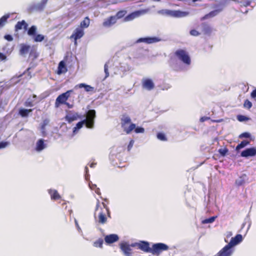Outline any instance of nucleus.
Listing matches in <instances>:
<instances>
[{
    "label": "nucleus",
    "mask_w": 256,
    "mask_h": 256,
    "mask_svg": "<svg viewBox=\"0 0 256 256\" xmlns=\"http://www.w3.org/2000/svg\"><path fill=\"white\" fill-rule=\"evenodd\" d=\"M120 122L121 126L126 134H130L136 126L134 124L131 122L130 117L126 114L122 116Z\"/></svg>",
    "instance_id": "obj_1"
},
{
    "label": "nucleus",
    "mask_w": 256,
    "mask_h": 256,
    "mask_svg": "<svg viewBox=\"0 0 256 256\" xmlns=\"http://www.w3.org/2000/svg\"><path fill=\"white\" fill-rule=\"evenodd\" d=\"M174 56L178 60L186 65H190L191 63V60L188 53L185 50H177L174 52Z\"/></svg>",
    "instance_id": "obj_2"
},
{
    "label": "nucleus",
    "mask_w": 256,
    "mask_h": 256,
    "mask_svg": "<svg viewBox=\"0 0 256 256\" xmlns=\"http://www.w3.org/2000/svg\"><path fill=\"white\" fill-rule=\"evenodd\" d=\"M102 204L104 210H102V208H100V211L98 213L97 221L98 223L103 224H106L107 221L106 213H107L108 217H110V210L107 205L104 202H102Z\"/></svg>",
    "instance_id": "obj_3"
},
{
    "label": "nucleus",
    "mask_w": 256,
    "mask_h": 256,
    "mask_svg": "<svg viewBox=\"0 0 256 256\" xmlns=\"http://www.w3.org/2000/svg\"><path fill=\"white\" fill-rule=\"evenodd\" d=\"M72 92L73 90H70L60 94L56 100L55 107L58 108L60 104H64L70 97V94Z\"/></svg>",
    "instance_id": "obj_4"
},
{
    "label": "nucleus",
    "mask_w": 256,
    "mask_h": 256,
    "mask_svg": "<svg viewBox=\"0 0 256 256\" xmlns=\"http://www.w3.org/2000/svg\"><path fill=\"white\" fill-rule=\"evenodd\" d=\"M168 250V246L164 243H156L152 246L151 253L154 255H159L162 252Z\"/></svg>",
    "instance_id": "obj_5"
},
{
    "label": "nucleus",
    "mask_w": 256,
    "mask_h": 256,
    "mask_svg": "<svg viewBox=\"0 0 256 256\" xmlns=\"http://www.w3.org/2000/svg\"><path fill=\"white\" fill-rule=\"evenodd\" d=\"M96 111L94 110H88L86 112V119L84 120L86 122V128H92L94 126V118H96Z\"/></svg>",
    "instance_id": "obj_6"
},
{
    "label": "nucleus",
    "mask_w": 256,
    "mask_h": 256,
    "mask_svg": "<svg viewBox=\"0 0 256 256\" xmlns=\"http://www.w3.org/2000/svg\"><path fill=\"white\" fill-rule=\"evenodd\" d=\"M131 246L132 247L136 246L138 249L142 250L145 252H150L152 248L150 247V244L147 242L141 241L140 242L132 244Z\"/></svg>",
    "instance_id": "obj_7"
},
{
    "label": "nucleus",
    "mask_w": 256,
    "mask_h": 256,
    "mask_svg": "<svg viewBox=\"0 0 256 256\" xmlns=\"http://www.w3.org/2000/svg\"><path fill=\"white\" fill-rule=\"evenodd\" d=\"M234 251L228 244L221 249L214 256H231Z\"/></svg>",
    "instance_id": "obj_8"
},
{
    "label": "nucleus",
    "mask_w": 256,
    "mask_h": 256,
    "mask_svg": "<svg viewBox=\"0 0 256 256\" xmlns=\"http://www.w3.org/2000/svg\"><path fill=\"white\" fill-rule=\"evenodd\" d=\"M142 87L148 90H151L154 88V84L150 78H143L142 80Z\"/></svg>",
    "instance_id": "obj_9"
},
{
    "label": "nucleus",
    "mask_w": 256,
    "mask_h": 256,
    "mask_svg": "<svg viewBox=\"0 0 256 256\" xmlns=\"http://www.w3.org/2000/svg\"><path fill=\"white\" fill-rule=\"evenodd\" d=\"M84 35V30L80 28H77L74 30V33L70 36V38L74 40L75 43H76L77 40L80 38Z\"/></svg>",
    "instance_id": "obj_10"
},
{
    "label": "nucleus",
    "mask_w": 256,
    "mask_h": 256,
    "mask_svg": "<svg viewBox=\"0 0 256 256\" xmlns=\"http://www.w3.org/2000/svg\"><path fill=\"white\" fill-rule=\"evenodd\" d=\"M160 39L156 37H148L140 38L136 41V43L146 42V44H152L158 42Z\"/></svg>",
    "instance_id": "obj_11"
},
{
    "label": "nucleus",
    "mask_w": 256,
    "mask_h": 256,
    "mask_svg": "<svg viewBox=\"0 0 256 256\" xmlns=\"http://www.w3.org/2000/svg\"><path fill=\"white\" fill-rule=\"evenodd\" d=\"M256 155V148H246L241 152V156L242 157L254 156Z\"/></svg>",
    "instance_id": "obj_12"
},
{
    "label": "nucleus",
    "mask_w": 256,
    "mask_h": 256,
    "mask_svg": "<svg viewBox=\"0 0 256 256\" xmlns=\"http://www.w3.org/2000/svg\"><path fill=\"white\" fill-rule=\"evenodd\" d=\"M242 240V236L240 234H236L234 237L231 238L228 244L233 248L234 246L240 244Z\"/></svg>",
    "instance_id": "obj_13"
},
{
    "label": "nucleus",
    "mask_w": 256,
    "mask_h": 256,
    "mask_svg": "<svg viewBox=\"0 0 256 256\" xmlns=\"http://www.w3.org/2000/svg\"><path fill=\"white\" fill-rule=\"evenodd\" d=\"M117 18L115 16H110L106 19L102 23V25L104 27H110L116 23Z\"/></svg>",
    "instance_id": "obj_14"
},
{
    "label": "nucleus",
    "mask_w": 256,
    "mask_h": 256,
    "mask_svg": "<svg viewBox=\"0 0 256 256\" xmlns=\"http://www.w3.org/2000/svg\"><path fill=\"white\" fill-rule=\"evenodd\" d=\"M119 239L118 236L116 234H110L107 235L104 238V240L108 244H110L117 242Z\"/></svg>",
    "instance_id": "obj_15"
},
{
    "label": "nucleus",
    "mask_w": 256,
    "mask_h": 256,
    "mask_svg": "<svg viewBox=\"0 0 256 256\" xmlns=\"http://www.w3.org/2000/svg\"><path fill=\"white\" fill-rule=\"evenodd\" d=\"M120 248L126 256H132V250L130 246L126 242L122 243Z\"/></svg>",
    "instance_id": "obj_16"
},
{
    "label": "nucleus",
    "mask_w": 256,
    "mask_h": 256,
    "mask_svg": "<svg viewBox=\"0 0 256 256\" xmlns=\"http://www.w3.org/2000/svg\"><path fill=\"white\" fill-rule=\"evenodd\" d=\"M28 26V24L24 20H22V21L18 22L15 26L14 30L16 32H18L20 30H21L22 28L26 30H27Z\"/></svg>",
    "instance_id": "obj_17"
},
{
    "label": "nucleus",
    "mask_w": 256,
    "mask_h": 256,
    "mask_svg": "<svg viewBox=\"0 0 256 256\" xmlns=\"http://www.w3.org/2000/svg\"><path fill=\"white\" fill-rule=\"evenodd\" d=\"M80 116L78 113L72 112H71L65 117L66 120L69 123L78 120Z\"/></svg>",
    "instance_id": "obj_18"
},
{
    "label": "nucleus",
    "mask_w": 256,
    "mask_h": 256,
    "mask_svg": "<svg viewBox=\"0 0 256 256\" xmlns=\"http://www.w3.org/2000/svg\"><path fill=\"white\" fill-rule=\"evenodd\" d=\"M247 180V176L246 174H243L236 180L235 184L238 186H242L246 183Z\"/></svg>",
    "instance_id": "obj_19"
},
{
    "label": "nucleus",
    "mask_w": 256,
    "mask_h": 256,
    "mask_svg": "<svg viewBox=\"0 0 256 256\" xmlns=\"http://www.w3.org/2000/svg\"><path fill=\"white\" fill-rule=\"evenodd\" d=\"M67 68L66 66L65 62L64 61L60 62L58 68V74H64L67 72Z\"/></svg>",
    "instance_id": "obj_20"
},
{
    "label": "nucleus",
    "mask_w": 256,
    "mask_h": 256,
    "mask_svg": "<svg viewBox=\"0 0 256 256\" xmlns=\"http://www.w3.org/2000/svg\"><path fill=\"white\" fill-rule=\"evenodd\" d=\"M48 194L50 196V198L52 200H58L61 198L60 196L56 190H48Z\"/></svg>",
    "instance_id": "obj_21"
},
{
    "label": "nucleus",
    "mask_w": 256,
    "mask_h": 256,
    "mask_svg": "<svg viewBox=\"0 0 256 256\" xmlns=\"http://www.w3.org/2000/svg\"><path fill=\"white\" fill-rule=\"evenodd\" d=\"M30 49V46L26 44H21L20 46V54L21 55H25L28 54Z\"/></svg>",
    "instance_id": "obj_22"
},
{
    "label": "nucleus",
    "mask_w": 256,
    "mask_h": 256,
    "mask_svg": "<svg viewBox=\"0 0 256 256\" xmlns=\"http://www.w3.org/2000/svg\"><path fill=\"white\" fill-rule=\"evenodd\" d=\"M84 88L85 90L88 92L93 91L94 90V88L93 87L91 86L90 85H87L84 83H81V84H78L74 86V88Z\"/></svg>",
    "instance_id": "obj_23"
},
{
    "label": "nucleus",
    "mask_w": 256,
    "mask_h": 256,
    "mask_svg": "<svg viewBox=\"0 0 256 256\" xmlns=\"http://www.w3.org/2000/svg\"><path fill=\"white\" fill-rule=\"evenodd\" d=\"M32 111V109L20 108L18 111V114L22 118L28 117L29 115V114Z\"/></svg>",
    "instance_id": "obj_24"
},
{
    "label": "nucleus",
    "mask_w": 256,
    "mask_h": 256,
    "mask_svg": "<svg viewBox=\"0 0 256 256\" xmlns=\"http://www.w3.org/2000/svg\"><path fill=\"white\" fill-rule=\"evenodd\" d=\"M50 120L48 118H46L43 120L40 125V130L43 136H45L46 134V126L49 124Z\"/></svg>",
    "instance_id": "obj_25"
},
{
    "label": "nucleus",
    "mask_w": 256,
    "mask_h": 256,
    "mask_svg": "<svg viewBox=\"0 0 256 256\" xmlns=\"http://www.w3.org/2000/svg\"><path fill=\"white\" fill-rule=\"evenodd\" d=\"M46 145L42 139H40L36 144V150L38 152L41 151L45 148Z\"/></svg>",
    "instance_id": "obj_26"
},
{
    "label": "nucleus",
    "mask_w": 256,
    "mask_h": 256,
    "mask_svg": "<svg viewBox=\"0 0 256 256\" xmlns=\"http://www.w3.org/2000/svg\"><path fill=\"white\" fill-rule=\"evenodd\" d=\"M48 1L46 0H42V1L35 6V9L38 11H42L44 8Z\"/></svg>",
    "instance_id": "obj_27"
},
{
    "label": "nucleus",
    "mask_w": 256,
    "mask_h": 256,
    "mask_svg": "<svg viewBox=\"0 0 256 256\" xmlns=\"http://www.w3.org/2000/svg\"><path fill=\"white\" fill-rule=\"evenodd\" d=\"M218 12H219V11L218 10H214L210 12H209L208 14L204 15V16L201 18L200 20H204L208 18H212L216 16L218 14Z\"/></svg>",
    "instance_id": "obj_28"
},
{
    "label": "nucleus",
    "mask_w": 256,
    "mask_h": 256,
    "mask_svg": "<svg viewBox=\"0 0 256 256\" xmlns=\"http://www.w3.org/2000/svg\"><path fill=\"white\" fill-rule=\"evenodd\" d=\"M90 24V20L88 16L86 17L80 24V28H87Z\"/></svg>",
    "instance_id": "obj_29"
},
{
    "label": "nucleus",
    "mask_w": 256,
    "mask_h": 256,
    "mask_svg": "<svg viewBox=\"0 0 256 256\" xmlns=\"http://www.w3.org/2000/svg\"><path fill=\"white\" fill-rule=\"evenodd\" d=\"M203 26V32L206 34H210L212 32V28L206 23L202 24Z\"/></svg>",
    "instance_id": "obj_30"
},
{
    "label": "nucleus",
    "mask_w": 256,
    "mask_h": 256,
    "mask_svg": "<svg viewBox=\"0 0 256 256\" xmlns=\"http://www.w3.org/2000/svg\"><path fill=\"white\" fill-rule=\"evenodd\" d=\"M138 14L139 12H132L124 18V21L127 22L132 20H134L135 18L138 16Z\"/></svg>",
    "instance_id": "obj_31"
},
{
    "label": "nucleus",
    "mask_w": 256,
    "mask_h": 256,
    "mask_svg": "<svg viewBox=\"0 0 256 256\" xmlns=\"http://www.w3.org/2000/svg\"><path fill=\"white\" fill-rule=\"evenodd\" d=\"M10 17L9 14H6L0 18V28H2L4 26L7 22L8 19Z\"/></svg>",
    "instance_id": "obj_32"
},
{
    "label": "nucleus",
    "mask_w": 256,
    "mask_h": 256,
    "mask_svg": "<svg viewBox=\"0 0 256 256\" xmlns=\"http://www.w3.org/2000/svg\"><path fill=\"white\" fill-rule=\"evenodd\" d=\"M24 105L26 107H32L34 105V100L28 98L24 102Z\"/></svg>",
    "instance_id": "obj_33"
},
{
    "label": "nucleus",
    "mask_w": 256,
    "mask_h": 256,
    "mask_svg": "<svg viewBox=\"0 0 256 256\" xmlns=\"http://www.w3.org/2000/svg\"><path fill=\"white\" fill-rule=\"evenodd\" d=\"M216 218H217V216H214L210 217L208 218H206L205 220H202V224L212 223L215 220Z\"/></svg>",
    "instance_id": "obj_34"
},
{
    "label": "nucleus",
    "mask_w": 256,
    "mask_h": 256,
    "mask_svg": "<svg viewBox=\"0 0 256 256\" xmlns=\"http://www.w3.org/2000/svg\"><path fill=\"white\" fill-rule=\"evenodd\" d=\"M84 124H85L86 126V122H85L84 120L79 122L76 124V126L74 128V132H76V130H78L81 128Z\"/></svg>",
    "instance_id": "obj_35"
},
{
    "label": "nucleus",
    "mask_w": 256,
    "mask_h": 256,
    "mask_svg": "<svg viewBox=\"0 0 256 256\" xmlns=\"http://www.w3.org/2000/svg\"><path fill=\"white\" fill-rule=\"evenodd\" d=\"M250 144V142L248 140H243L240 144H239L236 146V150H239L240 148H242Z\"/></svg>",
    "instance_id": "obj_36"
},
{
    "label": "nucleus",
    "mask_w": 256,
    "mask_h": 256,
    "mask_svg": "<svg viewBox=\"0 0 256 256\" xmlns=\"http://www.w3.org/2000/svg\"><path fill=\"white\" fill-rule=\"evenodd\" d=\"M103 242V240L100 238L98 239L97 240L95 241L94 242L93 245L94 247L102 248V247Z\"/></svg>",
    "instance_id": "obj_37"
},
{
    "label": "nucleus",
    "mask_w": 256,
    "mask_h": 256,
    "mask_svg": "<svg viewBox=\"0 0 256 256\" xmlns=\"http://www.w3.org/2000/svg\"><path fill=\"white\" fill-rule=\"evenodd\" d=\"M36 28L34 26H32L28 31V34L29 36H34L36 35Z\"/></svg>",
    "instance_id": "obj_38"
},
{
    "label": "nucleus",
    "mask_w": 256,
    "mask_h": 256,
    "mask_svg": "<svg viewBox=\"0 0 256 256\" xmlns=\"http://www.w3.org/2000/svg\"><path fill=\"white\" fill-rule=\"evenodd\" d=\"M157 138L162 141H166L167 138L166 136L162 132H158L156 135Z\"/></svg>",
    "instance_id": "obj_39"
},
{
    "label": "nucleus",
    "mask_w": 256,
    "mask_h": 256,
    "mask_svg": "<svg viewBox=\"0 0 256 256\" xmlns=\"http://www.w3.org/2000/svg\"><path fill=\"white\" fill-rule=\"evenodd\" d=\"M44 39V36L38 34H36L35 37L34 38V40L36 42H41Z\"/></svg>",
    "instance_id": "obj_40"
},
{
    "label": "nucleus",
    "mask_w": 256,
    "mask_h": 256,
    "mask_svg": "<svg viewBox=\"0 0 256 256\" xmlns=\"http://www.w3.org/2000/svg\"><path fill=\"white\" fill-rule=\"evenodd\" d=\"M252 103L248 99L246 100L244 103V107L248 110L252 107Z\"/></svg>",
    "instance_id": "obj_41"
},
{
    "label": "nucleus",
    "mask_w": 256,
    "mask_h": 256,
    "mask_svg": "<svg viewBox=\"0 0 256 256\" xmlns=\"http://www.w3.org/2000/svg\"><path fill=\"white\" fill-rule=\"evenodd\" d=\"M237 120L239 122H242L248 120H249V118L243 115H238L237 116Z\"/></svg>",
    "instance_id": "obj_42"
},
{
    "label": "nucleus",
    "mask_w": 256,
    "mask_h": 256,
    "mask_svg": "<svg viewBox=\"0 0 256 256\" xmlns=\"http://www.w3.org/2000/svg\"><path fill=\"white\" fill-rule=\"evenodd\" d=\"M251 0H242L240 2V6H248L250 5Z\"/></svg>",
    "instance_id": "obj_43"
},
{
    "label": "nucleus",
    "mask_w": 256,
    "mask_h": 256,
    "mask_svg": "<svg viewBox=\"0 0 256 256\" xmlns=\"http://www.w3.org/2000/svg\"><path fill=\"white\" fill-rule=\"evenodd\" d=\"M126 13V11L120 10L116 13V16H116V18H117V20H118V18H120L124 17V16L125 15Z\"/></svg>",
    "instance_id": "obj_44"
},
{
    "label": "nucleus",
    "mask_w": 256,
    "mask_h": 256,
    "mask_svg": "<svg viewBox=\"0 0 256 256\" xmlns=\"http://www.w3.org/2000/svg\"><path fill=\"white\" fill-rule=\"evenodd\" d=\"M228 152V149L226 148H220L218 150V152L222 156H225Z\"/></svg>",
    "instance_id": "obj_45"
},
{
    "label": "nucleus",
    "mask_w": 256,
    "mask_h": 256,
    "mask_svg": "<svg viewBox=\"0 0 256 256\" xmlns=\"http://www.w3.org/2000/svg\"><path fill=\"white\" fill-rule=\"evenodd\" d=\"M136 133H143L144 132V129L143 128L141 127H135V128L134 130Z\"/></svg>",
    "instance_id": "obj_46"
},
{
    "label": "nucleus",
    "mask_w": 256,
    "mask_h": 256,
    "mask_svg": "<svg viewBox=\"0 0 256 256\" xmlns=\"http://www.w3.org/2000/svg\"><path fill=\"white\" fill-rule=\"evenodd\" d=\"M250 136V134L246 132H243L239 136V138H249Z\"/></svg>",
    "instance_id": "obj_47"
},
{
    "label": "nucleus",
    "mask_w": 256,
    "mask_h": 256,
    "mask_svg": "<svg viewBox=\"0 0 256 256\" xmlns=\"http://www.w3.org/2000/svg\"><path fill=\"white\" fill-rule=\"evenodd\" d=\"M190 34L193 36H198L200 35V33L196 30H192L190 31Z\"/></svg>",
    "instance_id": "obj_48"
},
{
    "label": "nucleus",
    "mask_w": 256,
    "mask_h": 256,
    "mask_svg": "<svg viewBox=\"0 0 256 256\" xmlns=\"http://www.w3.org/2000/svg\"><path fill=\"white\" fill-rule=\"evenodd\" d=\"M104 70L106 74V78H107L109 76V73L108 72V66L107 64H106L104 66Z\"/></svg>",
    "instance_id": "obj_49"
},
{
    "label": "nucleus",
    "mask_w": 256,
    "mask_h": 256,
    "mask_svg": "<svg viewBox=\"0 0 256 256\" xmlns=\"http://www.w3.org/2000/svg\"><path fill=\"white\" fill-rule=\"evenodd\" d=\"M4 38L6 40H8V41H12L13 40L12 36L10 34L5 35Z\"/></svg>",
    "instance_id": "obj_50"
},
{
    "label": "nucleus",
    "mask_w": 256,
    "mask_h": 256,
    "mask_svg": "<svg viewBox=\"0 0 256 256\" xmlns=\"http://www.w3.org/2000/svg\"><path fill=\"white\" fill-rule=\"evenodd\" d=\"M30 56H34V58H36L37 57V54L36 52L34 50H31L30 53Z\"/></svg>",
    "instance_id": "obj_51"
},
{
    "label": "nucleus",
    "mask_w": 256,
    "mask_h": 256,
    "mask_svg": "<svg viewBox=\"0 0 256 256\" xmlns=\"http://www.w3.org/2000/svg\"><path fill=\"white\" fill-rule=\"evenodd\" d=\"M250 96L252 98L255 99L256 98V88L250 94Z\"/></svg>",
    "instance_id": "obj_52"
},
{
    "label": "nucleus",
    "mask_w": 256,
    "mask_h": 256,
    "mask_svg": "<svg viewBox=\"0 0 256 256\" xmlns=\"http://www.w3.org/2000/svg\"><path fill=\"white\" fill-rule=\"evenodd\" d=\"M7 145H8L7 142H0V149L6 147L7 146Z\"/></svg>",
    "instance_id": "obj_53"
},
{
    "label": "nucleus",
    "mask_w": 256,
    "mask_h": 256,
    "mask_svg": "<svg viewBox=\"0 0 256 256\" xmlns=\"http://www.w3.org/2000/svg\"><path fill=\"white\" fill-rule=\"evenodd\" d=\"M6 58V56L2 52H0V60H4Z\"/></svg>",
    "instance_id": "obj_54"
},
{
    "label": "nucleus",
    "mask_w": 256,
    "mask_h": 256,
    "mask_svg": "<svg viewBox=\"0 0 256 256\" xmlns=\"http://www.w3.org/2000/svg\"><path fill=\"white\" fill-rule=\"evenodd\" d=\"M100 208V202L98 200L97 202H96V208H95L96 212L99 210Z\"/></svg>",
    "instance_id": "obj_55"
},
{
    "label": "nucleus",
    "mask_w": 256,
    "mask_h": 256,
    "mask_svg": "<svg viewBox=\"0 0 256 256\" xmlns=\"http://www.w3.org/2000/svg\"><path fill=\"white\" fill-rule=\"evenodd\" d=\"M133 144H134V141L132 140H130V142L128 146V150H130Z\"/></svg>",
    "instance_id": "obj_56"
},
{
    "label": "nucleus",
    "mask_w": 256,
    "mask_h": 256,
    "mask_svg": "<svg viewBox=\"0 0 256 256\" xmlns=\"http://www.w3.org/2000/svg\"><path fill=\"white\" fill-rule=\"evenodd\" d=\"M64 104H66V106H67L68 108H72V104H70L69 103L67 102H66Z\"/></svg>",
    "instance_id": "obj_57"
},
{
    "label": "nucleus",
    "mask_w": 256,
    "mask_h": 256,
    "mask_svg": "<svg viewBox=\"0 0 256 256\" xmlns=\"http://www.w3.org/2000/svg\"><path fill=\"white\" fill-rule=\"evenodd\" d=\"M96 163L92 162V163H91V164H90V168H94V167L96 166Z\"/></svg>",
    "instance_id": "obj_58"
},
{
    "label": "nucleus",
    "mask_w": 256,
    "mask_h": 256,
    "mask_svg": "<svg viewBox=\"0 0 256 256\" xmlns=\"http://www.w3.org/2000/svg\"><path fill=\"white\" fill-rule=\"evenodd\" d=\"M84 170L86 172V173H87L88 171V168L87 166H86L85 168H84Z\"/></svg>",
    "instance_id": "obj_59"
},
{
    "label": "nucleus",
    "mask_w": 256,
    "mask_h": 256,
    "mask_svg": "<svg viewBox=\"0 0 256 256\" xmlns=\"http://www.w3.org/2000/svg\"><path fill=\"white\" fill-rule=\"evenodd\" d=\"M37 98L36 96V94H33L32 95V98L35 99Z\"/></svg>",
    "instance_id": "obj_60"
},
{
    "label": "nucleus",
    "mask_w": 256,
    "mask_h": 256,
    "mask_svg": "<svg viewBox=\"0 0 256 256\" xmlns=\"http://www.w3.org/2000/svg\"><path fill=\"white\" fill-rule=\"evenodd\" d=\"M94 216H96V213L94 214ZM95 218H96V216H95Z\"/></svg>",
    "instance_id": "obj_61"
},
{
    "label": "nucleus",
    "mask_w": 256,
    "mask_h": 256,
    "mask_svg": "<svg viewBox=\"0 0 256 256\" xmlns=\"http://www.w3.org/2000/svg\"><path fill=\"white\" fill-rule=\"evenodd\" d=\"M47 1H48V0H46Z\"/></svg>",
    "instance_id": "obj_62"
}]
</instances>
